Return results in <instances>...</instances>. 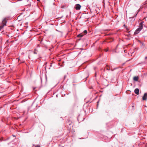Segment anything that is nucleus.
Segmentation results:
<instances>
[{
	"instance_id": "7",
	"label": "nucleus",
	"mask_w": 147,
	"mask_h": 147,
	"mask_svg": "<svg viewBox=\"0 0 147 147\" xmlns=\"http://www.w3.org/2000/svg\"><path fill=\"white\" fill-rule=\"evenodd\" d=\"M84 36V34L82 33H81V34L78 35H77V37H83Z\"/></svg>"
},
{
	"instance_id": "25",
	"label": "nucleus",
	"mask_w": 147,
	"mask_h": 147,
	"mask_svg": "<svg viewBox=\"0 0 147 147\" xmlns=\"http://www.w3.org/2000/svg\"><path fill=\"white\" fill-rule=\"evenodd\" d=\"M1 140H2V139H1Z\"/></svg>"
},
{
	"instance_id": "8",
	"label": "nucleus",
	"mask_w": 147,
	"mask_h": 147,
	"mask_svg": "<svg viewBox=\"0 0 147 147\" xmlns=\"http://www.w3.org/2000/svg\"><path fill=\"white\" fill-rule=\"evenodd\" d=\"M138 77L135 76L134 77L133 79H134V80L136 81H138Z\"/></svg>"
},
{
	"instance_id": "22",
	"label": "nucleus",
	"mask_w": 147,
	"mask_h": 147,
	"mask_svg": "<svg viewBox=\"0 0 147 147\" xmlns=\"http://www.w3.org/2000/svg\"><path fill=\"white\" fill-rule=\"evenodd\" d=\"M107 69L108 70H110V69Z\"/></svg>"
},
{
	"instance_id": "17",
	"label": "nucleus",
	"mask_w": 147,
	"mask_h": 147,
	"mask_svg": "<svg viewBox=\"0 0 147 147\" xmlns=\"http://www.w3.org/2000/svg\"><path fill=\"white\" fill-rule=\"evenodd\" d=\"M123 26H124V27H125V28H126V26H125V24H124L123 25Z\"/></svg>"
},
{
	"instance_id": "13",
	"label": "nucleus",
	"mask_w": 147,
	"mask_h": 147,
	"mask_svg": "<svg viewBox=\"0 0 147 147\" xmlns=\"http://www.w3.org/2000/svg\"><path fill=\"white\" fill-rule=\"evenodd\" d=\"M4 26L2 25L1 26H0V30L3 28Z\"/></svg>"
},
{
	"instance_id": "23",
	"label": "nucleus",
	"mask_w": 147,
	"mask_h": 147,
	"mask_svg": "<svg viewBox=\"0 0 147 147\" xmlns=\"http://www.w3.org/2000/svg\"><path fill=\"white\" fill-rule=\"evenodd\" d=\"M108 51V50H106V51Z\"/></svg>"
},
{
	"instance_id": "9",
	"label": "nucleus",
	"mask_w": 147,
	"mask_h": 147,
	"mask_svg": "<svg viewBox=\"0 0 147 147\" xmlns=\"http://www.w3.org/2000/svg\"><path fill=\"white\" fill-rule=\"evenodd\" d=\"M87 33V31L86 30H85L82 33L84 34V35L86 34Z\"/></svg>"
},
{
	"instance_id": "18",
	"label": "nucleus",
	"mask_w": 147,
	"mask_h": 147,
	"mask_svg": "<svg viewBox=\"0 0 147 147\" xmlns=\"http://www.w3.org/2000/svg\"><path fill=\"white\" fill-rule=\"evenodd\" d=\"M138 12L136 14V15L135 16V17H136L137 14V13H138Z\"/></svg>"
},
{
	"instance_id": "3",
	"label": "nucleus",
	"mask_w": 147,
	"mask_h": 147,
	"mask_svg": "<svg viewBox=\"0 0 147 147\" xmlns=\"http://www.w3.org/2000/svg\"><path fill=\"white\" fill-rule=\"evenodd\" d=\"M141 30L139 28H137L135 31L134 34V35L138 34Z\"/></svg>"
},
{
	"instance_id": "26",
	"label": "nucleus",
	"mask_w": 147,
	"mask_h": 147,
	"mask_svg": "<svg viewBox=\"0 0 147 147\" xmlns=\"http://www.w3.org/2000/svg\"><path fill=\"white\" fill-rule=\"evenodd\" d=\"M1 140H2V139H1Z\"/></svg>"
},
{
	"instance_id": "12",
	"label": "nucleus",
	"mask_w": 147,
	"mask_h": 147,
	"mask_svg": "<svg viewBox=\"0 0 147 147\" xmlns=\"http://www.w3.org/2000/svg\"><path fill=\"white\" fill-rule=\"evenodd\" d=\"M37 50L36 49H35L34 50V53L36 54L37 53Z\"/></svg>"
},
{
	"instance_id": "16",
	"label": "nucleus",
	"mask_w": 147,
	"mask_h": 147,
	"mask_svg": "<svg viewBox=\"0 0 147 147\" xmlns=\"http://www.w3.org/2000/svg\"><path fill=\"white\" fill-rule=\"evenodd\" d=\"M126 29L127 30H129V29H128V28L127 27H126Z\"/></svg>"
},
{
	"instance_id": "5",
	"label": "nucleus",
	"mask_w": 147,
	"mask_h": 147,
	"mask_svg": "<svg viewBox=\"0 0 147 147\" xmlns=\"http://www.w3.org/2000/svg\"><path fill=\"white\" fill-rule=\"evenodd\" d=\"M139 90L138 88H136L134 90V92L137 95L139 94Z\"/></svg>"
},
{
	"instance_id": "14",
	"label": "nucleus",
	"mask_w": 147,
	"mask_h": 147,
	"mask_svg": "<svg viewBox=\"0 0 147 147\" xmlns=\"http://www.w3.org/2000/svg\"><path fill=\"white\" fill-rule=\"evenodd\" d=\"M118 68V67H116V68H114L113 70H111L112 71H113L114 70L116 69H117Z\"/></svg>"
},
{
	"instance_id": "2",
	"label": "nucleus",
	"mask_w": 147,
	"mask_h": 147,
	"mask_svg": "<svg viewBox=\"0 0 147 147\" xmlns=\"http://www.w3.org/2000/svg\"><path fill=\"white\" fill-rule=\"evenodd\" d=\"M81 5L79 4H77L75 6V9L77 10H79L81 8Z\"/></svg>"
},
{
	"instance_id": "11",
	"label": "nucleus",
	"mask_w": 147,
	"mask_h": 147,
	"mask_svg": "<svg viewBox=\"0 0 147 147\" xmlns=\"http://www.w3.org/2000/svg\"><path fill=\"white\" fill-rule=\"evenodd\" d=\"M39 41L41 42H40L41 44H42V46H43V47L45 46V45H44L43 43L42 42V39L41 40H40Z\"/></svg>"
},
{
	"instance_id": "21",
	"label": "nucleus",
	"mask_w": 147,
	"mask_h": 147,
	"mask_svg": "<svg viewBox=\"0 0 147 147\" xmlns=\"http://www.w3.org/2000/svg\"><path fill=\"white\" fill-rule=\"evenodd\" d=\"M45 70L46 69V67L45 66Z\"/></svg>"
},
{
	"instance_id": "4",
	"label": "nucleus",
	"mask_w": 147,
	"mask_h": 147,
	"mask_svg": "<svg viewBox=\"0 0 147 147\" xmlns=\"http://www.w3.org/2000/svg\"><path fill=\"white\" fill-rule=\"evenodd\" d=\"M147 98V93H145L142 97V100H146Z\"/></svg>"
},
{
	"instance_id": "6",
	"label": "nucleus",
	"mask_w": 147,
	"mask_h": 147,
	"mask_svg": "<svg viewBox=\"0 0 147 147\" xmlns=\"http://www.w3.org/2000/svg\"><path fill=\"white\" fill-rule=\"evenodd\" d=\"M143 28V23L142 22L140 23L139 26V28L140 29V30H141Z\"/></svg>"
},
{
	"instance_id": "15",
	"label": "nucleus",
	"mask_w": 147,
	"mask_h": 147,
	"mask_svg": "<svg viewBox=\"0 0 147 147\" xmlns=\"http://www.w3.org/2000/svg\"><path fill=\"white\" fill-rule=\"evenodd\" d=\"M35 147H40L39 145H36L35 146Z\"/></svg>"
},
{
	"instance_id": "1",
	"label": "nucleus",
	"mask_w": 147,
	"mask_h": 147,
	"mask_svg": "<svg viewBox=\"0 0 147 147\" xmlns=\"http://www.w3.org/2000/svg\"><path fill=\"white\" fill-rule=\"evenodd\" d=\"M7 22V19L6 18H5L2 21V25L4 26H6Z\"/></svg>"
},
{
	"instance_id": "10",
	"label": "nucleus",
	"mask_w": 147,
	"mask_h": 147,
	"mask_svg": "<svg viewBox=\"0 0 147 147\" xmlns=\"http://www.w3.org/2000/svg\"><path fill=\"white\" fill-rule=\"evenodd\" d=\"M129 19L132 18V22L134 21L135 20V18H134V16L129 17Z\"/></svg>"
},
{
	"instance_id": "27",
	"label": "nucleus",
	"mask_w": 147,
	"mask_h": 147,
	"mask_svg": "<svg viewBox=\"0 0 147 147\" xmlns=\"http://www.w3.org/2000/svg\"><path fill=\"white\" fill-rule=\"evenodd\" d=\"M39 45H38V46Z\"/></svg>"
},
{
	"instance_id": "20",
	"label": "nucleus",
	"mask_w": 147,
	"mask_h": 147,
	"mask_svg": "<svg viewBox=\"0 0 147 147\" xmlns=\"http://www.w3.org/2000/svg\"><path fill=\"white\" fill-rule=\"evenodd\" d=\"M147 57H145V59H147Z\"/></svg>"
},
{
	"instance_id": "19",
	"label": "nucleus",
	"mask_w": 147,
	"mask_h": 147,
	"mask_svg": "<svg viewBox=\"0 0 147 147\" xmlns=\"http://www.w3.org/2000/svg\"><path fill=\"white\" fill-rule=\"evenodd\" d=\"M96 7V6H94V7H93V8L94 7Z\"/></svg>"
},
{
	"instance_id": "24",
	"label": "nucleus",
	"mask_w": 147,
	"mask_h": 147,
	"mask_svg": "<svg viewBox=\"0 0 147 147\" xmlns=\"http://www.w3.org/2000/svg\"><path fill=\"white\" fill-rule=\"evenodd\" d=\"M40 1V0H37V1Z\"/></svg>"
}]
</instances>
